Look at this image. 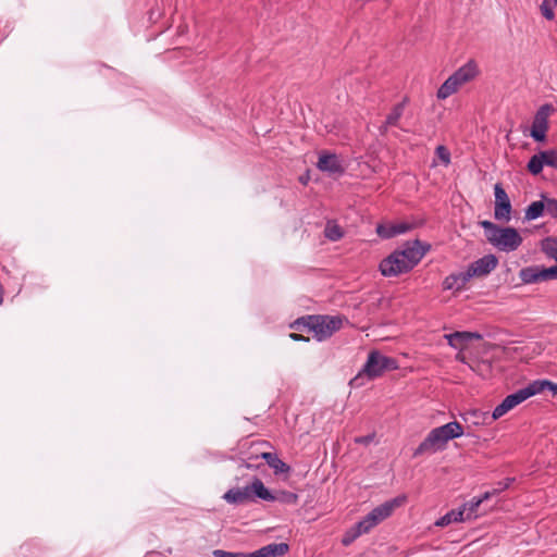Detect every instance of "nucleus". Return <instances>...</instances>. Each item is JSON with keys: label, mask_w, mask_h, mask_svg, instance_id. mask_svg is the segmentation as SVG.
<instances>
[{"label": "nucleus", "mask_w": 557, "mask_h": 557, "mask_svg": "<svg viewBox=\"0 0 557 557\" xmlns=\"http://www.w3.org/2000/svg\"><path fill=\"white\" fill-rule=\"evenodd\" d=\"M463 434L462 425L457 421L448 422L430 431L426 437L414 449L413 457L432 455L445 447L448 441Z\"/></svg>", "instance_id": "obj_1"}, {"label": "nucleus", "mask_w": 557, "mask_h": 557, "mask_svg": "<svg viewBox=\"0 0 557 557\" xmlns=\"http://www.w3.org/2000/svg\"><path fill=\"white\" fill-rule=\"evenodd\" d=\"M342 325L343 319L338 315H308L297 319L290 327L300 332H312L314 337L322 342L331 337Z\"/></svg>", "instance_id": "obj_2"}, {"label": "nucleus", "mask_w": 557, "mask_h": 557, "mask_svg": "<svg viewBox=\"0 0 557 557\" xmlns=\"http://www.w3.org/2000/svg\"><path fill=\"white\" fill-rule=\"evenodd\" d=\"M262 499L272 502L274 499L273 493H271L263 482L255 476L250 484L243 487H233L224 493L223 499L232 505H242L245 503H252L256 499Z\"/></svg>", "instance_id": "obj_3"}, {"label": "nucleus", "mask_w": 557, "mask_h": 557, "mask_svg": "<svg viewBox=\"0 0 557 557\" xmlns=\"http://www.w3.org/2000/svg\"><path fill=\"white\" fill-rule=\"evenodd\" d=\"M479 74L478 64L469 60L455 71L437 89L436 97L445 100L456 94L465 84L473 81Z\"/></svg>", "instance_id": "obj_4"}, {"label": "nucleus", "mask_w": 557, "mask_h": 557, "mask_svg": "<svg viewBox=\"0 0 557 557\" xmlns=\"http://www.w3.org/2000/svg\"><path fill=\"white\" fill-rule=\"evenodd\" d=\"M522 240L516 228L499 226L495 233H491L488 243L500 251L511 252L520 247Z\"/></svg>", "instance_id": "obj_5"}, {"label": "nucleus", "mask_w": 557, "mask_h": 557, "mask_svg": "<svg viewBox=\"0 0 557 557\" xmlns=\"http://www.w3.org/2000/svg\"><path fill=\"white\" fill-rule=\"evenodd\" d=\"M396 368L397 363L393 358L373 350L369 354L367 362L359 375L364 373L369 379H375L381 376L386 370H394Z\"/></svg>", "instance_id": "obj_6"}, {"label": "nucleus", "mask_w": 557, "mask_h": 557, "mask_svg": "<svg viewBox=\"0 0 557 557\" xmlns=\"http://www.w3.org/2000/svg\"><path fill=\"white\" fill-rule=\"evenodd\" d=\"M554 112L550 103L541 106L534 114L530 136L537 143L546 140V134L549 127L548 119Z\"/></svg>", "instance_id": "obj_7"}, {"label": "nucleus", "mask_w": 557, "mask_h": 557, "mask_svg": "<svg viewBox=\"0 0 557 557\" xmlns=\"http://www.w3.org/2000/svg\"><path fill=\"white\" fill-rule=\"evenodd\" d=\"M379 270L383 276L391 277L407 273L412 269L406 263L404 257L395 250L380 262Z\"/></svg>", "instance_id": "obj_8"}, {"label": "nucleus", "mask_w": 557, "mask_h": 557, "mask_svg": "<svg viewBox=\"0 0 557 557\" xmlns=\"http://www.w3.org/2000/svg\"><path fill=\"white\" fill-rule=\"evenodd\" d=\"M494 195H495V208H494V216L496 220L506 221L510 220L511 213V203L510 199L503 188V186L497 183L494 186Z\"/></svg>", "instance_id": "obj_9"}, {"label": "nucleus", "mask_w": 557, "mask_h": 557, "mask_svg": "<svg viewBox=\"0 0 557 557\" xmlns=\"http://www.w3.org/2000/svg\"><path fill=\"white\" fill-rule=\"evenodd\" d=\"M498 264V259L494 255H486L469 264L468 275L481 277L490 274Z\"/></svg>", "instance_id": "obj_10"}, {"label": "nucleus", "mask_w": 557, "mask_h": 557, "mask_svg": "<svg viewBox=\"0 0 557 557\" xmlns=\"http://www.w3.org/2000/svg\"><path fill=\"white\" fill-rule=\"evenodd\" d=\"M317 168L320 171L326 172L331 175H342L345 172V169L337 154L330 153L327 151L320 152Z\"/></svg>", "instance_id": "obj_11"}, {"label": "nucleus", "mask_w": 557, "mask_h": 557, "mask_svg": "<svg viewBox=\"0 0 557 557\" xmlns=\"http://www.w3.org/2000/svg\"><path fill=\"white\" fill-rule=\"evenodd\" d=\"M404 257L406 263L413 269L424 257L426 249L423 248L419 240L408 243L401 250H397Z\"/></svg>", "instance_id": "obj_12"}, {"label": "nucleus", "mask_w": 557, "mask_h": 557, "mask_svg": "<svg viewBox=\"0 0 557 557\" xmlns=\"http://www.w3.org/2000/svg\"><path fill=\"white\" fill-rule=\"evenodd\" d=\"M542 200L531 202L524 211V220L533 221L542 216L545 212L549 215V206L555 198L541 195Z\"/></svg>", "instance_id": "obj_13"}, {"label": "nucleus", "mask_w": 557, "mask_h": 557, "mask_svg": "<svg viewBox=\"0 0 557 557\" xmlns=\"http://www.w3.org/2000/svg\"><path fill=\"white\" fill-rule=\"evenodd\" d=\"M406 502V496H397L393 499H389L375 508H373L371 511L375 515V517L379 519L380 522L384 521L388 517L392 516L393 511L400 507Z\"/></svg>", "instance_id": "obj_14"}, {"label": "nucleus", "mask_w": 557, "mask_h": 557, "mask_svg": "<svg viewBox=\"0 0 557 557\" xmlns=\"http://www.w3.org/2000/svg\"><path fill=\"white\" fill-rule=\"evenodd\" d=\"M445 338L449 346L461 350L467 343L472 339H481L482 336L481 334L473 332H454L446 334Z\"/></svg>", "instance_id": "obj_15"}, {"label": "nucleus", "mask_w": 557, "mask_h": 557, "mask_svg": "<svg viewBox=\"0 0 557 557\" xmlns=\"http://www.w3.org/2000/svg\"><path fill=\"white\" fill-rule=\"evenodd\" d=\"M468 271L451 273L443 281V288L446 290H461L466 287L467 283L471 280Z\"/></svg>", "instance_id": "obj_16"}, {"label": "nucleus", "mask_w": 557, "mask_h": 557, "mask_svg": "<svg viewBox=\"0 0 557 557\" xmlns=\"http://www.w3.org/2000/svg\"><path fill=\"white\" fill-rule=\"evenodd\" d=\"M286 543H271L251 552L252 557H282L288 552Z\"/></svg>", "instance_id": "obj_17"}, {"label": "nucleus", "mask_w": 557, "mask_h": 557, "mask_svg": "<svg viewBox=\"0 0 557 557\" xmlns=\"http://www.w3.org/2000/svg\"><path fill=\"white\" fill-rule=\"evenodd\" d=\"M539 386L535 385V381L528 384L525 387L518 389L517 392L506 396V399L509 400V404L512 408L527 400L528 398L537 394Z\"/></svg>", "instance_id": "obj_18"}, {"label": "nucleus", "mask_w": 557, "mask_h": 557, "mask_svg": "<svg viewBox=\"0 0 557 557\" xmlns=\"http://www.w3.org/2000/svg\"><path fill=\"white\" fill-rule=\"evenodd\" d=\"M409 230V225L406 223H382L376 226V234L384 239L393 238L399 234H404Z\"/></svg>", "instance_id": "obj_19"}, {"label": "nucleus", "mask_w": 557, "mask_h": 557, "mask_svg": "<svg viewBox=\"0 0 557 557\" xmlns=\"http://www.w3.org/2000/svg\"><path fill=\"white\" fill-rule=\"evenodd\" d=\"M260 457L265 460L275 474L288 473L290 471V467L281 460L275 453L260 451Z\"/></svg>", "instance_id": "obj_20"}, {"label": "nucleus", "mask_w": 557, "mask_h": 557, "mask_svg": "<svg viewBox=\"0 0 557 557\" xmlns=\"http://www.w3.org/2000/svg\"><path fill=\"white\" fill-rule=\"evenodd\" d=\"M519 277L524 284H535L543 281V267L531 265L520 270Z\"/></svg>", "instance_id": "obj_21"}, {"label": "nucleus", "mask_w": 557, "mask_h": 557, "mask_svg": "<svg viewBox=\"0 0 557 557\" xmlns=\"http://www.w3.org/2000/svg\"><path fill=\"white\" fill-rule=\"evenodd\" d=\"M544 165L548 166L547 153L546 150H541L530 158L527 169L531 174L537 175L543 171Z\"/></svg>", "instance_id": "obj_22"}, {"label": "nucleus", "mask_w": 557, "mask_h": 557, "mask_svg": "<svg viewBox=\"0 0 557 557\" xmlns=\"http://www.w3.org/2000/svg\"><path fill=\"white\" fill-rule=\"evenodd\" d=\"M512 407L510 406L509 404V400H507L506 398L495 407V409L493 410L492 412V416L490 417L491 421H495L497 419H499L500 417H503L505 413H507L509 410H511ZM471 416H473L474 418H478L479 416H483L484 417V420L486 418H488V413H481L479 411H472L471 412Z\"/></svg>", "instance_id": "obj_23"}, {"label": "nucleus", "mask_w": 557, "mask_h": 557, "mask_svg": "<svg viewBox=\"0 0 557 557\" xmlns=\"http://www.w3.org/2000/svg\"><path fill=\"white\" fill-rule=\"evenodd\" d=\"M463 521H466L465 516H463V510H460L458 508V509H453V510L448 511L447 513H445L443 517H441L435 522V525L443 528V527L449 525L453 522H463Z\"/></svg>", "instance_id": "obj_24"}, {"label": "nucleus", "mask_w": 557, "mask_h": 557, "mask_svg": "<svg viewBox=\"0 0 557 557\" xmlns=\"http://www.w3.org/2000/svg\"><path fill=\"white\" fill-rule=\"evenodd\" d=\"M407 103H408V98H405L401 102L395 104L392 108L391 113L386 116L387 125H394V126L398 125V122L404 114Z\"/></svg>", "instance_id": "obj_25"}, {"label": "nucleus", "mask_w": 557, "mask_h": 557, "mask_svg": "<svg viewBox=\"0 0 557 557\" xmlns=\"http://www.w3.org/2000/svg\"><path fill=\"white\" fill-rule=\"evenodd\" d=\"M482 504V499H478L476 497H473L469 502L465 503L459 509L463 510L465 520H472L478 517L476 510Z\"/></svg>", "instance_id": "obj_26"}, {"label": "nucleus", "mask_w": 557, "mask_h": 557, "mask_svg": "<svg viewBox=\"0 0 557 557\" xmlns=\"http://www.w3.org/2000/svg\"><path fill=\"white\" fill-rule=\"evenodd\" d=\"M541 250L549 258L557 261V238L546 237L541 242Z\"/></svg>", "instance_id": "obj_27"}, {"label": "nucleus", "mask_w": 557, "mask_h": 557, "mask_svg": "<svg viewBox=\"0 0 557 557\" xmlns=\"http://www.w3.org/2000/svg\"><path fill=\"white\" fill-rule=\"evenodd\" d=\"M269 445H270L269 442H265V441L253 443L252 446L257 447L256 454H251L247 458V460H242L240 467L242 468H246V469H258L259 466L253 462L255 460L261 458L260 457V451H259L258 447L259 446H269Z\"/></svg>", "instance_id": "obj_28"}, {"label": "nucleus", "mask_w": 557, "mask_h": 557, "mask_svg": "<svg viewBox=\"0 0 557 557\" xmlns=\"http://www.w3.org/2000/svg\"><path fill=\"white\" fill-rule=\"evenodd\" d=\"M324 235L327 239L337 242L344 236V233L338 224L334 222H327L324 228Z\"/></svg>", "instance_id": "obj_29"}, {"label": "nucleus", "mask_w": 557, "mask_h": 557, "mask_svg": "<svg viewBox=\"0 0 557 557\" xmlns=\"http://www.w3.org/2000/svg\"><path fill=\"white\" fill-rule=\"evenodd\" d=\"M557 5V0H543L540 9L542 15L548 20L552 21L555 17L554 9Z\"/></svg>", "instance_id": "obj_30"}, {"label": "nucleus", "mask_w": 557, "mask_h": 557, "mask_svg": "<svg viewBox=\"0 0 557 557\" xmlns=\"http://www.w3.org/2000/svg\"><path fill=\"white\" fill-rule=\"evenodd\" d=\"M273 497L274 499L272 502H282L292 505L298 502V495L293 492H280L277 495L273 494Z\"/></svg>", "instance_id": "obj_31"}, {"label": "nucleus", "mask_w": 557, "mask_h": 557, "mask_svg": "<svg viewBox=\"0 0 557 557\" xmlns=\"http://www.w3.org/2000/svg\"><path fill=\"white\" fill-rule=\"evenodd\" d=\"M535 385L539 386L536 388L537 394L542 393L545 389H548L553 396H557V384L556 383L550 382L548 380H536Z\"/></svg>", "instance_id": "obj_32"}, {"label": "nucleus", "mask_w": 557, "mask_h": 557, "mask_svg": "<svg viewBox=\"0 0 557 557\" xmlns=\"http://www.w3.org/2000/svg\"><path fill=\"white\" fill-rule=\"evenodd\" d=\"M214 557H252L251 553H244V552H226L223 549H215L213 550Z\"/></svg>", "instance_id": "obj_33"}, {"label": "nucleus", "mask_w": 557, "mask_h": 557, "mask_svg": "<svg viewBox=\"0 0 557 557\" xmlns=\"http://www.w3.org/2000/svg\"><path fill=\"white\" fill-rule=\"evenodd\" d=\"M435 154L444 165H448L450 163V152L445 146H437L435 149Z\"/></svg>", "instance_id": "obj_34"}, {"label": "nucleus", "mask_w": 557, "mask_h": 557, "mask_svg": "<svg viewBox=\"0 0 557 557\" xmlns=\"http://www.w3.org/2000/svg\"><path fill=\"white\" fill-rule=\"evenodd\" d=\"M354 528L356 529L357 531V534H359L360 536L362 534H367L369 533L373 528L371 527V524L367 521V519H362L360 520L359 522H357Z\"/></svg>", "instance_id": "obj_35"}, {"label": "nucleus", "mask_w": 557, "mask_h": 557, "mask_svg": "<svg viewBox=\"0 0 557 557\" xmlns=\"http://www.w3.org/2000/svg\"><path fill=\"white\" fill-rule=\"evenodd\" d=\"M360 535L357 534V531L356 529L352 527L351 529H349L343 536L342 539V543L343 545L345 546H348L350 545L355 540H357Z\"/></svg>", "instance_id": "obj_36"}, {"label": "nucleus", "mask_w": 557, "mask_h": 557, "mask_svg": "<svg viewBox=\"0 0 557 557\" xmlns=\"http://www.w3.org/2000/svg\"><path fill=\"white\" fill-rule=\"evenodd\" d=\"M552 280H557V264L549 268L543 267V281Z\"/></svg>", "instance_id": "obj_37"}, {"label": "nucleus", "mask_w": 557, "mask_h": 557, "mask_svg": "<svg viewBox=\"0 0 557 557\" xmlns=\"http://www.w3.org/2000/svg\"><path fill=\"white\" fill-rule=\"evenodd\" d=\"M480 225L484 228L485 236H486L487 240H490L491 233H495L497 231V228L499 227L495 223H493L491 221H486V220L480 222Z\"/></svg>", "instance_id": "obj_38"}, {"label": "nucleus", "mask_w": 557, "mask_h": 557, "mask_svg": "<svg viewBox=\"0 0 557 557\" xmlns=\"http://www.w3.org/2000/svg\"><path fill=\"white\" fill-rule=\"evenodd\" d=\"M513 482V479L506 478L504 481H500L496 484V486L493 488V492H495V495L500 494L505 490H507L511 483Z\"/></svg>", "instance_id": "obj_39"}, {"label": "nucleus", "mask_w": 557, "mask_h": 557, "mask_svg": "<svg viewBox=\"0 0 557 557\" xmlns=\"http://www.w3.org/2000/svg\"><path fill=\"white\" fill-rule=\"evenodd\" d=\"M548 166L557 169V149H548L546 150Z\"/></svg>", "instance_id": "obj_40"}, {"label": "nucleus", "mask_w": 557, "mask_h": 557, "mask_svg": "<svg viewBox=\"0 0 557 557\" xmlns=\"http://www.w3.org/2000/svg\"><path fill=\"white\" fill-rule=\"evenodd\" d=\"M374 437H375L374 433L368 434L364 436H358L355 438V443L361 444V445H369L370 443H372L374 441Z\"/></svg>", "instance_id": "obj_41"}, {"label": "nucleus", "mask_w": 557, "mask_h": 557, "mask_svg": "<svg viewBox=\"0 0 557 557\" xmlns=\"http://www.w3.org/2000/svg\"><path fill=\"white\" fill-rule=\"evenodd\" d=\"M364 519H367V521L371 524L372 528L376 527L379 523H381L379 521V519L375 517V515L370 511L366 517Z\"/></svg>", "instance_id": "obj_42"}, {"label": "nucleus", "mask_w": 557, "mask_h": 557, "mask_svg": "<svg viewBox=\"0 0 557 557\" xmlns=\"http://www.w3.org/2000/svg\"><path fill=\"white\" fill-rule=\"evenodd\" d=\"M549 215L554 219H557V199L553 201L549 206Z\"/></svg>", "instance_id": "obj_43"}, {"label": "nucleus", "mask_w": 557, "mask_h": 557, "mask_svg": "<svg viewBox=\"0 0 557 557\" xmlns=\"http://www.w3.org/2000/svg\"><path fill=\"white\" fill-rule=\"evenodd\" d=\"M493 496H495V492H493V490H492V491H486L485 493H483L481 496H479L476 498L482 499V503H483Z\"/></svg>", "instance_id": "obj_44"}, {"label": "nucleus", "mask_w": 557, "mask_h": 557, "mask_svg": "<svg viewBox=\"0 0 557 557\" xmlns=\"http://www.w3.org/2000/svg\"><path fill=\"white\" fill-rule=\"evenodd\" d=\"M289 337L293 341H296V342H298V341H306V342H308L309 341V338H306L305 336H302L301 334H298V333H290Z\"/></svg>", "instance_id": "obj_45"}, {"label": "nucleus", "mask_w": 557, "mask_h": 557, "mask_svg": "<svg viewBox=\"0 0 557 557\" xmlns=\"http://www.w3.org/2000/svg\"><path fill=\"white\" fill-rule=\"evenodd\" d=\"M389 126H391V125H387V123H386V121H385V122H384V124L380 126V133H381L382 135L386 134V133H387V129H388V127H389Z\"/></svg>", "instance_id": "obj_46"}]
</instances>
